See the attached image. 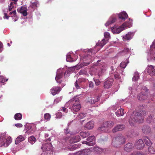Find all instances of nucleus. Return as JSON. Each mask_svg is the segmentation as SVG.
I'll return each mask as SVG.
<instances>
[{
  "mask_svg": "<svg viewBox=\"0 0 155 155\" xmlns=\"http://www.w3.org/2000/svg\"><path fill=\"white\" fill-rule=\"evenodd\" d=\"M52 145L51 143H47L42 145V149L44 151H50L51 150Z\"/></svg>",
  "mask_w": 155,
  "mask_h": 155,
  "instance_id": "6ab92c4d",
  "label": "nucleus"
},
{
  "mask_svg": "<svg viewBox=\"0 0 155 155\" xmlns=\"http://www.w3.org/2000/svg\"><path fill=\"white\" fill-rule=\"evenodd\" d=\"M124 128V126L123 125H117L112 129V131L115 133L118 131H121Z\"/></svg>",
  "mask_w": 155,
  "mask_h": 155,
  "instance_id": "412c9836",
  "label": "nucleus"
},
{
  "mask_svg": "<svg viewBox=\"0 0 155 155\" xmlns=\"http://www.w3.org/2000/svg\"><path fill=\"white\" fill-rule=\"evenodd\" d=\"M143 140L146 145L148 146H150L152 145V143L150 139L147 136H145L143 137Z\"/></svg>",
  "mask_w": 155,
  "mask_h": 155,
  "instance_id": "f704fd0d",
  "label": "nucleus"
},
{
  "mask_svg": "<svg viewBox=\"0 0 155 155\" xmlns=\"http://www.w3.org/2000/svg\"><path fill=\"white\" fill-rule=\"evenodd\" d=\"M94 84L93 82L90 81L89 83V87L90 88H93L94 87Z\"/></svg>",
  "mask_w": 155,
  "mask_h": 155,
  "instance_id": "052dcab7",
  "label": "nucleus"
},
{
  "mask_svg": "<svg viewBox=\"0 0 155 155\" xmlns=\"http://www.w3.org/2000/svg\"><path fill=\"white\" fill-rule=\"evenodd\" d=\"M70 52L68 53L66 55V60L67 61H69L70 62H72L73 61H75L77 58L76 57L75 59H73L71 58L70 55Z\"/></svg>",
  "mask_w": 155,
  "mask_h": 155,
  "instance_id": "473e14b6",
  "label": "nucleus"
},
{
  "mask_svg": "<svg viewBox=\"0 0 155 155\" xmlns=\"http://www.w3.org/2000/svg\"><path fill=\"white\" fill-rule=\"evenodd\" d=\"M104 36L105 39L108 41L110 38V34L108 32H105L104 33Z\"/></svg>",
  "mask_w": 155,
  "mask_h": 155,
  "instance_id": "37998d69",
  "label": "nucleus"
},
{
  "mask_svg": "<svg viewBox=\"0 0 155 155\" xmlns=\"http://www.w3.org/2000/svg\"><path fill=\"white\" fill-rule=\"evenodd\" d=\"M147 72L151 76H155V66L149 65L147 67Z\"/></svg>",
  "mask_w": 155,
  "mask_h": 155,
  "instance_id": "f8f14e48",
  "label": "nucleus"
},
{
  "mask_svg": "<svg viewBox=\"0 0 155 155\" xmlns=\"http://www.w3.org/2000/svg\"><path fill=\"white\" fill-rule=\"evenodd\" d=\"M81 94L77 95L71 99V101H73V104L72 106L70 107V108L73 113H74V112L78 111L80 110L81 107L79 99V97L81 96Z\"/></svg>",
  "mask_w": 155,
  "mask_h": 155,
  "instance_id": "39448f33",
  "label": "nucleus"
},
{
  "mask_svg": "<svg viewBox=\"0 0 155 155\" xmlns=\"http://www.w3.org/2000/svg\"><path fill=\"white\" fill-rule=\"evenodd\" d=\"M22 116L20 113H17L15 114L14 118L16 120H20L22 118Z\"/></svg>",
  "mask_w": 155,
  "mask_h": 155,
  "instance_id": "a19ab883",
  "label": "nucleus"
},
{
  "mask_svg": "<svg viewBox=\"0 0 155 155\" xmlns=\"http://www.w3.org/2000/svg\"><path fill=\"white\" fill-rule=\"evenodd\" d=\"M153 48H155V40L153 42V44L150 46V50H153Z\"/></svg>",
  "mask_w": 155,
  "mask_h": 155,
  "instance_id": "bf43d9fd",
  "label": "nucleus"
},
{
  "mask_svg": "<svg viewBox=\"0 0 155 155\" xmlns=\"http://www.w3.org/2000/svg\"><path fill=\"white\" fill-rule=\"evenodd\" d=\"M118 16L119 19L121 20L122 21H124L128 17L127 14L124 11L118 14Z\"/></svg>",
  "mask_w": 155,
  "mask_h": 155,
  "instance_id": "a211bd4d",
  "label": "nucleus"
},
{
  "mask_svg": "<svg viewBox=\"0 0 155 155\" xmlns=\"http://www.w3.org/2000/svg\"><path fill=\"white\" fill-rule=\"evenodd\" d=\"M152 116H150L147 119V121L148 123H150L151 120H152Z\"/></svg>",
  "mask_w": 155,
  "mask_h": 155,
  "instance_id": "13d9d810",
  "label": "nucleus"
},
{
  "mask_svg": "<svg viewBox=\"0 0 155 155\" xmlns=\"http://www.w3.org/2000/svg\"><path fill=\"white\" fill-rule=\"evenodd\" d=\"M132 20L129 19V22L126 21L124 23L120 26L114 25L111 28L112 32L114 34H118L124 30L125 28H129L132 26Z\"/></svg>",
  "mask_w": 155,
  "mask_h": 155,
  "instance_id": "7ed1b4c3",
  "label": "nucleus"
},
{
  "mask_svg": "<svg viewBox=\"0 0 155 155\" xmlns=\"http://www.w3.org/2000/svg\"><path fill=\"white\" fill-rule=\"evenodd\" d=\"M17 11L18 12L21 13L24 16H26L28 15L27 9L25 6H23L18 8Z\"/></svg>",
  "mask_w": 155,
  "mask_h": 155,
  "instance_id": "4468645a",
  "label": "nucleus"
},
{
  "mask_svg": "<svg viewBox=\"0 0 155 155\" xmlns=\"http://www.w3.org/2000/svg\"><path fill=\"white\" fill-rule=\"evenodd\" d=\"M64 73L63 69L60 68L57 70L55 79L58 83H61L62 81V78H63Z\"/></svg>",
  "mask_w": 155,
  "mask_h": 155,
  "instance_id": "0eeeda50",
  "label": "nucleus"
},
{
  "mask_svg": "<svg viewBox=\"0 0 155 155\" xmlns=\"http://www.w3.org/2000/svg\"><path fill=\"white\" fill-rule=\"evenodd\" d=\"M84 51L85 53H87V54L84 56L83 58V62L81 63L79 66H77V68L79 69L84 66H87L91 62L92 60L91 59V55L93 53L92 49H84Z\"/></svg>",
  "mask_w": 155,
  "mask_h": 155,
  "instance_id": "f03ea898",
  "label": "nucleus"
},
{
  "mask_svg": "<svg viewBox=\"0 0 155 155\" xmlns=\"http://www.w3.org/2000/svg\"><path fill=\"white\" fill-rule=\"evenodd\" d=\"M116 21V18L114 17L110 18L107 21L105 24L106 26L107 27L110 25L114 23Z\"/></svg>",
  "mask_w": 155,
  "mask_h": 155,
  "instance_id": "c85d7f7f",
  "label": "nucleus"
},
{
  "mask_svg": "<svg viewBox=\"0 0 155 155\" xmlns=\"http://www.w3.org/2000/svg\"><path fill=\"white\" fill-rule=\"evenodd\" d=\"M80 140V137L79 136H73L71 139L70 142L71 143H75L79 141Z\"/></svg>",
  "mask_w": 155,
  "mask_h": 155,
  "instance_id": "bb28decb",
  "label": "nucleus"
},
{
  "mask_svg": "<svg viewBox=\"0 0 155 155\" xmlns=\"http://www.w3.org/2000/svg\"><path fill=\"white\" fill-rule=\"evenodd\" d=\"M56 116L57 118H60L62 117V115L61 113L59 111L56 114Z\"/></svg>",
  "mask_w": 155,
  "mask_h": 155,
  "instance_id": "864d4df0",
  "label": "nucleus"
},
{
  "mask_svg": "<svg viewBox=\"0 0 155 155\" xmlns=\"http://www.w3.org/2000/svg\"><path fill=\"white\" fill-rule=\"evenodd\" d=\"M79 74L80 75L81 74H85L86 75L87 74V72L86 71L84 70H81L79 72Z\"/></svg>",
  "mask_w": 155,
  "mask_h": 155,
  "instance_id": "603ef678",
  "label": "nucleus"
},
{
  "mask_svg": "<svg viewBox=\"0 0 155 155\" xmlns=\"http://www.w3.org/2000/svg\"><path fill=\"white\" fill-rule=\"evenodd\" d=\"M114 124V122L109 121L104 123L103 125L107 128H111Z\"/></svg>",
  "mask_w": 155,
  "mask_h": 155,
  "instance_id": "a878e982",
  "label": "nucleus"
},
{
  "mask_svg": "<svg viewBox=\"0 0 155 155\" xmlns=\"http://www.w3.org/2000/svg\"><path fill=\"white\" fill-rule=\"evenodd\" d=\"M3 44L1 41H0V52H1L2 51V48H3Z\"/></svg>",
  "mask_w": 155,
  "mask_h": 155,
  "instance_id": "69168bd1",
  "label": "nucleus"
},
{
  "mask_svg": "<svg viewBox=\"0 0 155 155\" xmlns=\"http://www.w3.org/2000/svg\"><path fill=\"white\" fill-rule=\"evenodd\" d=\"M12 141V139L10 137L6 138L4 135H0V147L3 146L7 147Z\"/></svg>",
  "mask_w": 155,
  "mask_h": 155,
  "instance_id": "423d86ee",
  "label": "nucleus"
},
{
  "mask_svg": "<svg viewBox=\"0 0 155 155\" xmlns=\"http://www.w3.org/2000/svg\"><path fill=\"white\" fill-rule=\"evenodd\" d=\"M134 35V33L133 32H129L126 35L124 36L123 40L124 41L129 40L133 38Z\"/></svg>",
  "mask_w": 155,
  "mask_h": 155,
  "instance_id": "aec40b11",
  "label": "nucleus"
},
{
  "mask_svg": "<svg viewBox=\"0 0 155 155\" xmlns=\"http://www.w3.org/2000/svg\"><path fill=\"white\" fill-rule=\"evenodd\" d=\"M95 137L94 136H90L86 140L88 141H83L82 142V144H85L89 146H92L94 145L95 143L93 142L95 140Z\"/></svg>",
  "mask_w": 155,
  "mask_h": 155,
  "instance_id": "9d476101",
  "label": "nucleus"
},
{
  "mask_svg": "<svg viewBox=\"0 0 155 155\" xmlns=\"http://www.w3.org/2000/svg\"><path fill=\"white\" fill-rule=\"evenodd\" d=\"M114 80L112 78H108L104 83V87L106 88H109L111 86Z\"/></svg>",
  "mask_w": 155,
  "mask_h": 155,
  "instance_id": "ddd939ff",
  "label": "nucleus"
},
{
  "mask_svg": "<svg viewBox=\"0 0 155 155\" xmlns=\"http://www.w3.org/2000/svg\"><path fill=\"white\" fill-rule=\"evenodd\" d=\"M142 130L144 133L147 134L150 132L151 129L148 126H144L143 127Z\"/></svg>",
  "mask_w": 155,
  "mask_h": 155,
  "instance_id": "2f4dec72",
  "label": "nucleus"
},
{
  "mask_svg": "<svg viewBox=\"0 0 155 155\" xmlns=\"http://www.w3.org/2000/svg\"><path fill=\"white\" fill-rule=\"evenodd\" d=\"M106 69V67L104 63H101L100 64H97L91 68V74L97 75L99 76H102L104 74Z\"/></svg>",
  "mask_w": 155,
  "mask_h": 155,
  "instance_id": "f257e3e1",
  "label": "nucleus"
},
{
  "mask_svg": "<svg viewBox=\"0 0 155 155\" xmlns=\"http://www.w3.org/2000/svg\"><path fill=\"white\" fill-rule=\"evenodd\" d=\"M141 91V93L138 95L137 97L138 99L140 101L146 99L147 98L148 96V90L146 88L142 90Z\"/></svg>",
  "mask_w": 155,
  "mask_h": 155,
  "instance_id": "6e6552de",
  "label": "nucleus"
},
{
  "mask_svg": "<svg viewBox=\"0 0 155 155\" xmlns=\"http://www.w3.org/2000/svg\"><path fill=\"white\" fill-rule=\"evenodd\" d=\"M8 80V79H6L3 76H0V83H4Z\"/></svg>",
  "mask_w": 155,
  "mask_h": 155,
  "instance_id": "09e8293b",
  "label": "nucleus"
},
{
  "mask_svg": "<svg viewBox=\"0 0 155 155\" xmlns=\"http://www.w3.org/2000/svg\"><path fill=\"white\" fill-rule=\"evenodd\" d=\"M25 136L24 135H20L16 139L15 144H18L19 143L25 140Z\"/></svg>",
  "mask_w": 155,
  "mask_h": 155,
  "instance_id": "b1692460",
  "label": "nucleus"
},
{
  "mask_svg": "<svg viewBox=\"0 0 155 155\" xmlns=\"http://www.w3.org/2000/svg\"><path fill=\"white\" fill-rule=\"evenodd\" d=\"M88 150H84L82 153L80 152H78L76 153V155H88L87 153H85L86 152H87Z\"/></svg>",
  "mask_w": 155,
  "mask_h": 155,
  "instance_id": "49530a36",
  "label": "nucleus"
},
{
  "mask_svg": "<svg viewBox=\"0 0 155 155\" xmlns=\"http://www.w3.org/2000/svg\"><path fill=\"white\" fill-rule=\"evenodd\" d=\"M108 41L105 38H103L101 41H98L97 43L96 44V46H99L101 48H102L107 43Z\"/></svg>",
  "mask_w": 155,
  "mask_h": 155,
  "instance_id": "c756f323",
  "label": "nucleus"
},
{
  "mask_svg": "<svg viewBox=\"0 0 155 155\" xmlns=\"http://www.w3.org/2000/svg\"><path fill=\"white\" fill-rule=\"evenodd\" d=\"M143 117L142 116V114L136 112H134L130 116L129 122L131 126H133L135 122L141 123L143 122Z\"/></svg>",
  "mask_w": 155,
  "mask_h": 155,
  "instance_id": "20e7f679",
  "label": "nucleus"
},
{
  "mask_svg": "<svg viewBox=\"0 0 155 155\" xmlns=\"http://www.w3.org/2000/svg\"><path fill=\"white\" fill-rule=\"evenodd\" d=\"M16 11L15 10L12 12L10 13V15L11 17L15 16L16 15Z\"/></svg>",
  "mask_w": 155,
  "mask_h": 155,
  "instance_id": "5fc2aeb1",
  "label": "nucleus"
},
{
  "mask_svg": "<svg viewBox=\"0 0 155 155\" xmlns=\"http://www.w3.org/2000/svg\"><path fill=\"white\" fill-rule=\"evenodd\" d=\"M132 155H144L142 153L140 152H138L137 153H134Z\"/></svg>",
  "mask_w": 155,
  "mask_h": 155,
  "instance_id": "338daca9",
  "label": "nucleus"
},
{
  "mask_svg": "<svg viewBox=\"0 0 155 155\" xmlns=\"http://www.w3.org/2000/svg\"><path fill=\"white\" fill-rule=\"evenodd\" d=\"M38 4V1H36L34 2L31 3L30 7L32 8L33 9V10H34L37 7V5Z\"/></svg>",
  "mask_w": 155,
  "mask_h": 155,
  "instance_id": "e433bc0d",
  "label": "nucleus"
},
{
  "mask_svg": "<svg viewBox=\"0 0 155 155\" xmlns=\"http://www.w3.org/2000/svg\"><path fill=\"white\" fill-rule=\"evenodd\" d=\"M132 147V144L131 143H127L125 146L124 150L127 151H130Z\"/></svg>",
  "mask_w": 155,
  "mask_h": 155,
  "instance_id": "c9c22d12",
  "label": "nucleus"
},
{
  "mask_svg": "<svg viewBox=\"0 0 155 155\" xmlns=\"http://www.w3.org/2000/svg\"><path fill=\"white\" fill-rule=\"evenodd\" d=\"M100 97L99 95H93L89 97L87 100V102L91 104H94L100 100Z\"/></svg>",
  "mask_w": 155,
  "mask_h": 155,
  "instance_id": "1a4fd4ad",
  "label": "nucleus"
},
{
  "mask_svg": "<svg viewBox=\"0 0 155 155\" xmlns=\"http://www.w3.org/2000/svg\"><path fill=\"white\" fill-rule=\"evenodd\" d=\"M122 61L120 64V66H119L117 68L116 71L117 72L118 71L121 74H122L124 72L123 70V69H121V71H120V68H122V69H124L125 67L127 66V64L129 63V61L128 60L127 61Z\"/></svg>",
  "mask_w": 155,
  "mask_h": 155,
  "instance_id": "9b49d317",
  "label": "nucleus"
},
{
  "mask_svg": "<svg viewBox=\"0 0 155 155\" xmlns=\"http://www.w3.org/2000/svg\"><path fill=\"white\" fill-rule=\"evenodd\" d=\"M61 90V88L59 87L54 86L51 89L50 91L52 95H54L59 93Z\"/></svg>",
  "mask_w": 155,
  "mask_h": 155,
  "instance_id": "dca6fc26",
  "label": "nucleus"
},
{
  "mask_svg": "<svg viewBox=\"0 0 155 155\" xmlns=\"http://www.w3.org/2000/svg\"><path fill=\"white\" fill-rule=\"evenodd\" d=\"M135 146L137 149H141L144 147V144L143 140L140 139L136 142Z\"/></svg>",
  "mask_w": 155,
  "mask_h": 155,
  "instance_id": "f3484780",
  "label": "nucleus"
},
{
  "mask_svg": "<svg viewBox=\"0 0 155 155\" xmlns=\"http://www.w3.org/2000/svg\"><path fill=\"white\" fill-rule=\"evenodd\" d=\"M31 129V125H29L28 128L27 132L29 134H31L32 133L34 132V130H33Z\"/></svg>",
  "mask_w": 155,
  "mask_h": 155,
  "instance_id": "de8ad7c7",
  "label": "nucleus"
},
{
  "mask_svg": "<svg viewBox=\"0 0 155 155\" xmlns=\"http://www.w3.org/2000/svg\"><path fill=\"white\" fill-rule=\"evenodd\" d=\"M51 116L49 113H46L44 115V120L46 121H48L50 119Z\"/></svg>",
  "mask_w": 155,
  "mask_h": 155,
  "instance_id": "c03bdc74",
  "label": "nucleus"
},
{
  "mask_svg": "<svg viewBox=\"0 0 155 155\" xmlns=\"http://www.w3.org/2000/svg\"><path fill=\"white\" fill-rule=\"evenodd\" d=\"M132 50L130 49H129V48H124V49L122 51L120 54L122 55H125V54H132Z\"/></svg>",
  "mask_w": 155,
  "mask_h": 155,
  "instance_id": "5701e85b",
  "label": "nucleus"
},
{
  "mask_svg": "<svg viewBox=\"0 0 155 155\" xmlns=\"http://www.w3.org/2000/svg\"><path fill=\"white\" fill-rule=\"evenodd\" d=\"M117 110V111L115 112L116 115L118 117L120 116H123L124 115V110L122 108H119V107H117L116 106H115L114 107L113 110Z\"/></svg>",
  "mask_w": 155,
  "mask_h": 155,
  "instance_id": "2eb2a0df",
  "label": "nucleus"
},
{
  "mask_svg": "<svg viewBox=\"0 0 155 155\" xmlns=\"http://www.w3.org/2000/svg\"><path fill=\"white\" fill-rule=\"evenodd\" d=\"M93 150L94 151L97 152L99 151L101 149L98 147H95L94 148Z\"/></svg>",
  "mask_w": 155,
  "mask_h": 155,
  "instance_id": "e2e57ef3",
  "label": "nucleus"
},
{
  "mask_svg": "<svg viewBox=\"0 0 155 155\" xmlns=\"http://www.w3.org/2000/svg\"><path fill=\"white\" fill-rule=\"evenodd\" d=\"M18 0H12V2L8 5V9L9 11H11L14 7H16L17 5V2Z\"/></svg>",
  "mask_w": 155,
  "mask_h": 155,
  "instance_id": "393cba45",
  "label": "nucleus"
},
{
  "mask_svg": "<svg viewBox=\"0 0 155 155\" xmlns=\"http://www.w3.org/2000/svg\"><path fill=\"white\" fill-rule=\"evenodd\" d=\"M94 126V122L93 121H91L87 122L85 125V127L88 130L93 128Z\"/></svg>",
  "mask_w": 155,
  "mask_h": 155,
  "instance_id": "cd10ccee",
  "label": "nucleus"
},
{
  "mask_svg": "<svg viewBox=\"0 0 155 155\" xmlns=\"http://www.w3.org/2000/svg\"><path fill=\"white\" fill-rule=\"evenodd\" d=\"M62 99V97H59L57 98L56 99L54 100V104H57Z\"/></svg>",
  "mask_w": 155,
  "mask_h": 155,
  "instance_id": "3c124183",
  "label": "nucleus"
},
{
  "mask_svg": "<svg viewBox=\"0 0 155 155\" xmlns=\"http://www.w3.org/2000/svg\"><path fill=\"white\" fill-rule=\"evenodd\" d=\"M62 109L61 110L64 112L66 113L68 112V110L66 108L64 107H62Z\"/></svg>",
  "mask_w": 155,
  "mask_h": 155,
  "instance_id": "774afa93",
  "label": "nucleus"
},
{
  "mask_svg": "<svg viewBox=\"0 0 155 155\" xmlns=\"http://www.w3.org/2000/svg\"><path fill=\"white\" fill-rule=\"evenodd\" d=\"M95 82V83L96 85H99L101 83V81L98 79H95L94 80Z\"/></svg>",
  "mask_w": 155,
  "mask_h": 155,
  "instance_id": "6e6d98bb",
  "label": "nucleus"
},
{
  "mask_svg": "<svg viewBox=\"0 0 155 155\" xmlns=\"http://www.w3.org/2000/svg\"><path fill=\"white\" fill-rule=\"evenodd\" d=\"M15 126L17 127H22V125L21 124L18 123L15 124Z\"/></svg>",
  "mask_w": 155,
  "mask_h": 155,
  "instance_id": "0e129e2a",
  "label": "nucleus"
},
{
  "mask_svg": "<svg viewBox=\"0 0 155 155\" xmlns=\"http://www.w3.org/2000/svg\"><path fill=\"white\" fill-rule=\"evenodd\" d=\"M149 152L151 154H153L155 153V149L152 147H150L148 148Z\"/></svg>",
  "mask_w": 155,
  "mask_h": 155,
  "instance_id": "8fccbe9b",
  "label": "nucleus"
},
{
  "mask_svg": "<svg viewBox=\"0 0 155 155\" xmlns=\"http://www.w3.org/2000/svg\"><path fill=\"white\" fill-rule=\"evenodd\" d=\"M85 79L84 78H81L78 80V81H76L75 83V87H74V90L75 91V89H78L80 88L79 86L78 85V84L77 83V82L81 83L82 82H83L85 81Z\"/></svg>",
  "mask_w": 155,
  "mask_h": 155,
  "instance_id": "7c9ffc66",
  "label": "nucleus"
},
{
  "mask_svg": "<svg viewBox=\"0 0 155 155\" xmlns=\"http://www.w3.org/2000/svg\"><path fill=\"white\" fill-rule=\"evenodd\" d=\"M139 78V75L138 72H135L134 74L133 80L134 81H136Z\"/></svg>",
  "mask_w": 155,
  "mask_h": 155,
  "instance_id": "79ce46f5",
  "label": "nucleus"
},
{
  "mask_svg": "<svg viewBox=\"0 0 155 155\" xmlns=\"http://www.w3.org/2000/svg\"><path fill=\"white\" fill-rule=\"evenodd\" d=\"M115 140L117 143L119 144H123L125 143V139L123 136H119L115 138Z\"/></svg>",
  "mask_w": 155,
  "mask_h": 155,
  "instance_id": "4be33fe9",
  "label": "nucleus"
},
{
  "mask_svg": "<svg viewBox=\"0 0 155 155\" xmlns=\"http://www.w3.org/2000/svg\"><path fill=\"white\" fill-rule=\"evenodd\" d=\"M80 136L83 138H86L90 135V134L88 132H81L80 133Z\"/></svg>",
  "mask_w": 155,
  "mask_h": 155,
  "instance_id": "4c0bfd02",
  "label": "nucleus"
},
{
  "mask_svg": "<svg viewBox=\"0 0 155 155\" xmlns=\"http://www.w3.org/2000/svg\"><path fill=\"white\" fill-rule=\"evenodd\" d=\"M79 147V146L77 144H74L72 145V148L73 150H75L78 148Z\"/></svg>",
  "mask_w": 155,
  "mask_h": 155,
  "instance_id": "4d7b16f0",
  "label": "nucleus"
},
{
  "mask_svg": "<svg viewBox=\"0 0 155 155\" xmlns=\"http://www.w3.org/2000/svg\"><path fill=\"white\" fill-rule=\"evenodd\" d=\"M114 76L116 79H119L120 78L119 76V74H118V73L115 74L114 75Z\"/></svg>",
  "mask_w": 155,
  "mask_h": 155,
  "instance_id": "680f3d73",
  "label": "nucleus"
},
{
  "mask_svg": "<svg viewBox=\"0 0 155 155\" xmlns=\"http://www.w3.org/2000/svg\"><path fill=\"white\" fill-rule=\"evenodd\" d=\"M28 141L31 144H34L36 141L35 138L33 136H31L28 138Z\"/></svg>",
  "mask_w": 155,
  "mask_h": 155,
  "instance_id": "58836bf2",
  "label": "nucleus"
},
{
  "mask_svg": "<svg viewBox=\"0 0 155 155\" xmlns=\"http://www.w3.org/2000/svg\"><path fill=\"white\" fill-rule=\"evenodd\" d=\"M107 128L105 127L103 125V126H101V127H99L98 128V131L102 133L104 132H106L107 131L106 128Z\"/></svg>",
  "mask_w": 155,
  "mask_h": 155,
  "instance_id": "ea45409f",
  "label": "nucleus"
},
{
  "mask_svg": "<svg viewBox=\"0 0 155 155\" xmlns=\"http://www.w3.org/2000/svg\"><path fill=\"white\" fill-rule=\"evenodd\" d=\"M86 114L84 113H81L77 116L78 118H80L81 119L86 116Z\"/></svg>",
  "mask_w": 155,
  "mask_h": 155,
  "instance_id": "a18cd8bd",
  "label": "nucleus"
},
{
  "mask_svg": "<svg viewBox=\"0 0 155 155\" xmlns=\"http://www.w3.org/2000/svg\"><path fill=\"white\" fill-rule=\"evenodd\" d=\"M139 87V86H137V84H134L131 87H130L129 90H130V92L131 91V94H133V92H135V91L138 90L137 87Z\"/></svg>",
  "mask_w": 155,
  "mask_h": 155,
  "instance_id": "72a5a7b5",
  "label": "nucleus"
}]
</instances>
